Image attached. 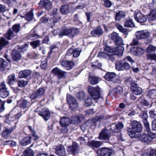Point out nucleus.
<instances>
[{
  "instance_id": "obj_30",
  "label": "nucleus",
  "mask_w": 156,
  "mask_h": 156,
  "mask_svg": "<svg viewBox=\"0 0 156 156\" xmlns=\"http://www.w3.org/2000/svg\"><path fill=\"white\" fill-rule=\"evenodd\" d=\"M83 118V115H82L74 116L72 118V123L74 124H78L81 122Z\"/></svg>"
},
{
  "instance_id": "obj_21",
  "label": "nucleus",
  "mask_w": 156,
  "mask_h": 156,
  "mask_svg": "<svg viewBox=\"0 0 156 156\" xmlns=\"http://www.w3.org/2000/svg\"><path fill=\"white\" fill-rule=\"evenodd\" d=\"M52 73L55 75H57L59 78H62L65 76L66 73L59 69L57 67L53 69L52 70Z\"/></svg>"
},
{
  "instance_id": "obj_49",
  "label": "nucleus",
  "mask_w": 156,
  "mask_h": 156,
  "mask_svg": "<svg viewBox=\"0 0 156 156\" xmlns=\"http://www.w3.org/2000/svg\"><path fill=\"white\" fill-rule=\"evenodd\" d=\"M89 122L87 121L86 122L83 124L81 127L82 130L84 132L86 129H88L91 126V124H89Z\"/></svg>"
},
{
  "instance_id": "obj_5",
  "label": "nucleus",
  "mask_w": 156,
  "mask_h": 156,
  "mask_svg": "<svg viewBox=\"0 0 156 156\" xmlns=\"http://www.w3.org/2000/svg\"><path fill=\"white\" fill-rule=\"evenodd\" d=\"M109 37L115 41V43L118 47L122 46L123 45V43L122 39L119 36L118 34L115 32H113L108 35Z\"/></svg>"
},
{
  "instance_id": "obj_45",
  "label": "nucleus",
  "mask_w": 156,
  "mask_h": 156,
  "mask_svg": "<svg viewBox=\"0 0 156 156\" xmlns=\"http://www.w3.org/2000/svg\"><path fill=\"white\" fill-rule=\"evenodd\" d=\"M29 137L30 138V140H37L40 138V137L36 134L35 132H32V133H30Z\"/></svg>"
},
{
  "instance_id": "obj_13",
  "label": "nucleus",
  "mask_w": 156,
  "mask_h": 156,
  "mask_svg": "<svg viewBox=\"0 0 156 156\" xmlns=\"http://www.w3.org/2000/svg\"><path fill=\"white\" fill-rule=\"evenodd\" d=\"M134 17L135 20L139 23H144L147 21V17L139 12L134 13Z\"/></svg>"
},
{
  "instance_id": "obj_55",
  "label": "nucleus",
  "mask_w": 156,
  "mask_h": 156,
  "mask_svg": "<svg viewBox=\"0 0 156 156\" xmlns=\"http://www.w3.org/2000/svg\"><path fill=\"white\" fill-rule=\"evenodd\" d=\"M103 5L106 7L109 8L112 5V2L109 0H103Z\"/></svg>"
},
{
  "instance_id": "obj_52",
  "label": "nucleus",
  "mask_w": 156,
  "mask_h": 156,
  "mask_svg": "<svg viewBox=\"0 0 156 156\" xmlns=\"http://www.w3.org/2000/svg\"><path fill=\"white\" fill-rule=\"evenodd\" d=\"M33 17V14L32 12L31 11H29L26 14L25 17V19L26 20L28 21L31 20H32Z\"/></svg>"
},
{
  "instance_id": "obj_51",
  "label": "nucleus",
  "mask_w": 156,
  "mask_h": 156,
  "mask_svg": "<svg viewBox=\"0 0 156 156\" xmlns=\"http://www.w3.org/2000/svg\"><path fill=\"white\" fill-rule=\"evenodd\" d=\"M92 98H87L85 100V105L87 107L91 106L93 103V100Z\"/></svg>"
},
{
  "instance_id": "obj_57",
  "label": "nucleus",
  "mask_w": 156,
  "mask_h": 156,
  "mask_svg": "<svg viewBox=\"0 0 156 156\" xmlns=\"http://www.w3.org/2000/svg\"><path fill=\"white\" fill-rule=\"evenodd\" d=\"M155 50L156 47L150 44L149 45L147 48V52L148 53H151L155 51Z\"/></svg>"
},
{
  "instance_id": "obj_41",
  "label": "nucleus",
  "mask_w": 156,
  "mask_h": 156,
  "mask_svg": "<svg viewBox=\"0 0 156 156\" xmlns=\"http://www.w3.org/2000/svg\"><path fill=\"white\" fill-rule=\"evenodd\" d=\"M125 16L124 12L122 11H119L117 12L116 15L115 19L117 21H119L121 19L124 17Z\"/></svg>"
},
{
  "instance_id": "obj_31",
  "label": "nucleus",
  "mask_w": 156,
  "mask_h": 156,
  "mask_svg": "<svg viewBox=\"0 0 156 156\" xmlns=\"http://www.w3.org/2000/svg\"><path fill=\"white\" fill-rule=\"evenodd\" d=\"M28 102L26 100H19L18 102V106H16L13 109V110H15V109H16L17 108L20 106L21 108H24L28 107Z\"/></svg>"
},
{
  "instance_id": "obj_36",
  "label": "nucleus",
  "mask_w": 156,
  "mask_h": 156,
  "mask_svg": "<svg viewBox=\"0 0 156 156\" xmlns=\"http://www.w3.org/2000/svg\"><path fill=\"white\" fill-rule=\"evenodd\" d=\"M124 26L125 27H133L135 26L133 20L129 19L126 20L124 22Z\"/></svg>"
},
{
  "instance_id": "obj_33",
  "label": "nucleus",
  "mask_w": 156,
  "mask_h": 156,
  "mask_svg": "<svg viewBox=\"0 0 156 156\" xmlns=\"http://www.w3.org/2000/svg\"><path fill=\"white\" fill-rule=\"evenodd\" d=\"M148 21H153L156 20V9L153 10L147 16Z\"/></svg>"
},
{
  "instance_id": "obj_23",
  "label": "nucleus",
  "mask_w": 156,
  "mask_h": 156,
  "mask_svg": "<svg viewBox=\"0 0 156 156\" xmlns=\"http://www.w3.org/2000/svg\"><path fill=\"white\" fill-rule=\"evenodd\" d=\"M67 150L69 152L73 154L76 153L79 151L78 144L76 142H73L72 146L68 147Z\"/></svg>"
},
{
  "instance_id": "obj_11",
  "label": "nucleus",
  "mask_w": 156,
  "mask_h": 156,
  "mask_svg": "<svg viewBox=\"0 0 156 156\" xmlns=\"http://www.w3.org/2000/svg\"><path fill=\"white\" fill-rule=\"evenodd\" d=\"M38 114L42 117L46 121H47L50 118L51 114L48 108H43L41 111L38 112Z\"/></svg>"
},
{
  "instance_id": "obj_56",
  "label": "nucleus",
  "mask_w": 156,
  "mask_h": 156,
  "mask_svg": "<svg viewBox=\"0 0 156 156\" xmlns=\"http://www.w3.org/2000/svg\"><path fill=\"white\" fill-rule=\"evenodd\" d=\"M148 95L151 98H154L156 96V90L153 89L148 92Z\"/></svg>"
},
{
  "instance_id": "obj_61",
  "label": "nucleus",
  "mask_w": 156,
  "mask_h": 156,
  "mask_svg": "<svg viewBox=\"0 0 156 156\" xmlns=\"http://www.w3.org/2000/svg\"><path fill=\"white\" fill-rule=\"evenodd\" d=\"M104 99L103 98L100 96V94L96 97V99H94L93 100L94 101L96 102H98L101 103V102L103 101Z\"/></svg>"
},
{
  "instance_id": "obj_9",
  "label": "nucleus",
  "mask_w": 156,
  "mask_h": 156,
  "mask_svg": "<svg viewBox=\"0 0 156 156\" xmlns=\"http://www.w3.org/2000/svg\"><path fill=\"white\" fill-rule=\"evenodd\" d=\"M131 89L133 93L136 95H140L142 93V89L137 86V84L135 82H131Z\"/></svg>"
},
{
  "instance_id": "obj_6",
  "label": "nucleus",
  "mask_w": 156,
  "mask_h": 156,
  "mask_svg": "<svg viewBox=\"0 0 156 156\" xmlns=\"http://www.w3.org/2000/svg\"><path fill=\"white\" fill-rule=\"evenodd\" d=\"M115 65L116 69L119 71L128 70L130 67L128 63L123 61H117L115 62Z\"/></svg>"
},
{
  "instance_id": "obj_62",
  "label": "nucleus",
  "mask_w": 156,
  "mask_h": 156,
  "mask_svg": "<svg viewBox=\"0 0 156 156\" xmlns=\"http://www.w3.org/2000/svg\"><path fill=\"white\" fill-rule=\"evenodd\" d=\"M145 131L146 132H147L148 133L149 135L150 136V137L151 138V141L152 140L156 137V133H152L150 130V127H149V131H147L145 129Z\"/></svg>"
},
{
  "instance_id": "obj_20",
  "label": "nucleus",
  "mask_w": 156,
  "mask_h": 156,
  "mask_svg": "<svg viewBox=\"0 0 156 156\" xmlns=\"http://www.w3.org/2000/svg\"><path fill=\"white\" fill-rule=\"evenodd\" d=\"M61 64L62 66L65 67L68 70L71 69L74 65L73 61L66 60H62L61 61Z\"/></svg>"
},
{
  "instance_id": "obj_32",
  "label": "nucleus",
  "mask_w": 156,
  "mask_h": 156,
  "mask_svg": "<svg viewBox=\"0 0 156 156\" xmlns=\"http://www.w3.org/2000/svg\"><path fill=\"white\" fill-rule=\"evenodd\" d=\"M102 144L100 141L94 140L91 142H88L87 145L92 147H94L97 148L100 147Z\"/></svg>"
},
{
  "instance_id": "obj_18",
  "label": "nucleus",
  "mask_w": 156,
  "mask_h": 156,
  "mask_svg": "<svg viewBox=\"0 0 156 156\" xmlns=\"http://www.w3.org/2000/svg\"><path fill=\"white\" fill-rule=\"evenodd\" d=\"M59 123L62 126L66 127L72 123V122L69 118L64 116L61 119Z\"/></svg>"
},
{
  "instance_id": "obj_50",
  "label": "nucleus",
  "mask_w": 156,
  "mask_h": 156,
  "mask_svg": "<svg viewBox=\"0 0 156 156\" xmlns=\"http://www.w3.org/2000/svg\"><path fill=\"white\" fill-rule=\"evenodd\" d=\"M91 66L92 67L94 68H98L100 69H101V67L102 64L101 63L99 62L98 61H97L94 62L92 63L91 64Z\"/></svg>"
},
{
  "instance_id": "obj_29",
  "label": "nucleus",
  "mask_w": 156,
  "mask_h": 156,
  "mask_svg": "<svg viewBox=\"0 0 156 156\" xmlns=\"http://www.w3.org/2000/svg\"><path fill=\"white\" fill-rule=\"evenodd\" d=\"M131 50L135 55L138 56L142 55L144 52V50L140 47L134 48Z\"/></svg>"
},
{
  "instance_id": "obj_40",
  "label": "nucleus",
  "mask_w": 156,
  "mask_h": 156,
  "mask_svg": "<svg viewBox=\"0 0 156 156\" xmlns=\"http://www.w3.org/2000/svg\"><path fill=\"white\" fill-rule=\"evenodd\" d=\"M112 54H107V53L105 52V51H100L98 55V56L100 58H108L112 59V58H110V56Z\"/></svg>"
},
{
  "instance_id": "obj_43",
  "label": "nucleus",
  "mask_w": 156,
  "mask_h": 156,
  "mask_svg": "<svg viewBox=\"0 0 156 156\" xmlns=\"http://www.w3.org/2000/svg\"><path fill=\"white\" fill-rule=\"evenodd\" d=\"M40 43L41 41L37 40L31 42L30 43V45L33 49H35L40 45Z\"/></svg>"
},
{
  "instance_id": "obj_3",
  "label": "nucleus",
  "mask_w": 156,
  "mask_h": 156,
  "mask_svg": "<svg viewBox=\"0 0 156 156\" xmlns=\"http://www.w3.org/2000/svg\"><path fill=\"white\" fill-rule=\"evenodd\" d=\"M98 156H111L114 153L111 148L103 147L99 149L97 152Z\"/></svg>"
},
{
  "instance_id": "obj_47",
  "label": "nucleus",
  "mask_w": 156,
  "mask_h": 156,
  "mask_svg": "<svg viewBox=\"0 0 156 156\" xmlns=\"http://www.w3.org/2000/svg\"><path fill=\"white\" fill-rule=\"evenodd\" d=\"M85 93L83 91H79L76 94V97L78 99L82 100L85 96Z\"/></svg>"
},
{
  "instance_id": "obj_10",
  "label": "nucleus",
  "mask_w": 156,
  "mask_h": 156,
  "mask_svg": "<svg viewBox=\"0 0 156 156\" xmlns=\"http://www.w3.org/2000/svg\"><path fill=\"white\" fill-rule=\"evenodd\" d=\"M45 92V90L44 88H40L31 94L30 98L31 99L35 100L37 98H40L43 96Z\"/></svg>"
},
{
  "instance_id": "obj_17",
  "label": "nucleus",
  "mask_w": 156,
  "mask_h": 156,
  "mask_svg": "<svg viewBox=\"0 0 156 156\" xmlns=\"http://www.w3.org/2000/svg\"><path fill=\"white\" fill-rule=\"evenodd\" d=\"M55 154L60 156H65L66 155L65 149L62 145L56 146L55 148Z\"/></svg>"
},
{
  "instance_id": "obj_22",
  "label": "nucleus",
  "mask_w": 156,
  "mask_h": 156,
  "mask_svg": "<svg viewBox=\"0 0 156 156\" xmlns=\"http://www.w3.org/2000/svg\"><path fill=\"white\" fill-rule=\"evenodd\" d=\"M40 4L47 10H49L51 8L52 3L50 0H41Z\"/></svg>"
},
{
  "instance_id": "obj_28",
  "label": "nucleus",
  "mask_w": 156,
  "mask_h": 156,
  "mask_svg": "<svg viewBox=\"0 0 156 156\" xmlns=\"http://www.w3.org/2000/svg\"><path fill=\"white\" fill-rule=\"evenodd\" d=\"M12 59L16 61L20 60L21 58L20 52L16 50H13L12 52Z\"/></svg>"
},
{
  "instance_id": "obj_54",
  "label": "nucleus",
  "mask_w": 156,
  "mask_h": 156,
  "mask_svg": "<svg viewBox=\"0 0 156 156\" xmlns=\"http://www.w3.org/2000/svg\"><path fill=\"white\" fill-rule=\"evenodd\" d=\"M47 66V61L46 59L43 60V59L41 61V66L42 69H45L46 68Z\"/></svg>"
},
{
  "instance_id": "obj_39",
  "label": "nucleus",
  "mask_w": 156,
  "mask_h": 156,
  "mask_svg": "<svg viewBox=\"0 0 156 156\" xmlns=\"http://www.w3.org/2000/svg\"><path fill=\"white\" fill-rule=\"evenodd\" d=\"M89 81L92 84L95 85L98 82V79L96 76H89Z\"/></svg>"
},
{
  "instance_id": "obj_44",
  "label": "nucleus",
  "mask_w": 156,
  "mask_h": 156,
  "mask_svg": "<svg viewBox=\"0 0 156 156\" xmlns=\"http://www.w3.org/2000/svg\"><path fill=\"white\" fill-rule=\"evenodd\" d=\"M23 154L26 156H33L34 152L32 149L28 148L23 151Z\"/></svg>"
},
{
  "instance_id": "obj_38",
  "label": "nucleus",
  "mask_w": 156,
  "mask_h": 156,
  "mask_svg": "<svg viewBox=\"0 0 156 156\" xmlns=\"http://www.w3.org/2000/svg\"><path fill=\"white\" fill-rule=\"evenodd\" d=\"M115 76L116 74L114 73H108L106 74L104 77L106 80L112 81Z\"/></svg>"
},
{
  "instance_id": "obj_25",
  "label": "nucleus",
  "mask_w": 156,
  "mask_h": 156,
  "mask_svg": "<svg viewBox=\"0 0 156 156\" xmlns=\"http://www.w3.org/2000/svg\"><path fill=\"white\" fill-rule=\"evenodd\" d=\"M103 31L101 27L98 26L96 29L91 32V34L93 36L97 35L100 36L103 34Z\"/></svg>"
},
{
  "instance_id": "obj_60",
  "label": "nucleus",
  "mask_w": 156,
  "mask_h": 156,
  "mask_svg": "<svg viewBox=\"0 0 156 156\" xmlns=\"http://www.w3.org/2000/svg\"><path fill=\"white\" fill-rule=\"evenodd\" d=\"M7 64L6 62L5 61L3 58H0V67L5 68Z\"/></svg>"
},
{
  "instance_id": "obj_42",
  "label": "nucleus",
  "mask_w": 156,
  "mask_h": 156,
  "mask_svg": "<svg viewBox=\"0 0 156 156\" xmlns=\"http://www.w3.org/2000/svg\"><path fill=\"white\" fill-rule=\"evenodd\" d=\"M124 50V48L123 46L118 47L115 49V54L118 56L122 55Z\"/></svg>"
},
{
  "instance_id": "obj_48",
  "label": "nucleus",
  "mask_w": 156,
  "mask_h": 156,
  "mask_svg": "<svg viewBox=\"0 0 156 156\" xmlns=\"http://www.w3.org/2000/svg\"><path fill=\"white\" fill-rule=\"evenodd\" d=\"M73 56L75 58H77L79 56L81 52V49L79 48L73 49Z\"/></svg>"
},
{
  "instance_id": "obj_63",
  "label": "nucleus",
  "mask_w": 156,
  "mask_h": 156,
  "mask_svg": "<svg viewBox=\"0 0 156 156\" xmlns=\"http://www.w3.org/2000/svg\"><path fill=\"white\" fill-rule=\"evenodd\" d=\"M9 131L8 130H5L2 133V136L6 138H7L9 136Z\"/></svg>"
},
{
  "instance_id": "obj_19",
  "label": "nucleus",
  "mask_w": 156,
  "mask_h": 156,
  "mask_svg": "<svg viewBox=\"0 0 156 156\" xmlns=\"http://www.w3.org/2000/svg\"><path fill=\"white\" fill-rule=\"evenodd\" d=\"M110 134L109 131L106 129H103L100 133L99 138L101 140H108L110 137Z\"/></svg>"
},
{
  "instance_id": "obj_16",
  "label": "nucleus",
  "mask_w": 156,
  "mask_h": 156,
  "mask_svg": "<svg viewBox=\"0 0 156 156\" xmlns=\"http://www.w3.org/2000/svg\"><path fill=\"white\" fill-rule=\"evenodd\" d=\"M123 125L122 122L115 123L111 126L110 129L113 132L118 133L120 129L123 127Z\"/></svg>"
},
{
  "instance_id": "obj_8",
  "label": "nucleus",
  "mask_w": 156,
  "mask_h": 156,
  "mask_svg": "<svg viewBox=\"0 0 156 156\" xmlns=\"http://www.w3.org/2000/svg\"><path fill=\"white\" fill-rule=\"evenodd\" d=\"M135 35L136 38L141 40L147 38L150 36V33L147 30H143L136 31Z\"/></svg>"
},
{
  "instance_id": "obj_12",
  "label": "nucleus",
  "mask_w": 156,
  "mask_h": 156,
  "mask_svg": "<svg viewBox=\"0 0 156 156\" xmlns=\"http://www.w3.org/2000/svg\"><path fill=\"white\" fill-rule=\"evenodd\" d=\"M140 117L143 119V122L145 129L147 131L149 130V124L147 120L148 115L146 112H143L140 113L139 115Z\"/></svg>"
},
{
  "instance_id": "obj_24",
  "label": "nucleus",
  "mask_w": 156,
  "mask_h": 156,
  "mask_svg": "<svg viewBox=\"0 0 156 156\" xmlns=\"http://www.w3.org/2000/svg\"><path fill=\"white\" fill-rule=\"evenodd\" d=\"M20 26L19 24H15L12 27L13 31L15 32L14 34L13 31L10 30V39L11 37L16 36L17 33H18L20 30Z\"/></svg>"
},
{
  "instance_id": "obj_15",
  "label": "nucleus",
  "mask_w": 156,
  "mask_h": 156,
  "mask_svg": "<svg viewBox=\"0 0 156 156\" xmlns=\"http://www.w3.org/2000/svg\"><path fill=\"white\" fill-rule=\"evenodd\" d=\"M4 82L1 83L0 86V96L3 98H5L9 95V92L7 90Z\"/></svg>"
},
{
  "instance_id": "obj_46",
  "label": "nucleus",
  "mask_w": 156,
  "mask_h": 156,
  "mask_svg": "<svg viewBox=\"0 0 156 156\" xmlns=\"http://www.w3.org/2000/svg\"><path fill=\"white\" fill-rule=\"evenodd\" d=\"M9 43V41H6L3 38L1 37L0 40V50L2 49Z\"/></svg>"
},
{
  "instance_id": "obj_64",
  "label": "nucleus",
  "mask_w": 156,
  "mask_h": 156,
  "mask_svg": "<svg viewBox=\"0 0 156 156\" xmlns=\"http://www.w3.org/2000/svg\"><path fill=\"white\" fill-rule=\"evenodd\" d=\"M147 58L148 59L156 60V55L154 54H149L147 55Z\"/></svg>"
},
{
  "instance_id": "obj_27",
  "label": "nucleus",
  "mask_w": 156,
  "mask_h": 156,
  "mask_svg": "<svg viewBox=\"0 0 156 156\" xmlns=\"http://www.w3.org/2000/svg\"><path fill=\"white\" fill-rule=\"evenodd\" d=\"M31 71L29 69L21 71L19 73V77L20 78H25L29 76L31 74Z\"/></svg>"
},
{
  "instance_id": "obj_4",
  "label": "nucleus",
  "mask_w": 156,
  "mask_h": 156,
  "mask_svg": "<svg viewBox=\"0 0 156 156\" xmlns=\"http://www.w3.org/2000/svg\"><path fill=\"white\" fill-rule=\"evenodd\" d=\"M66 100L70 108L72 110H76L77 108L78 103L76 98L70 94H67Z\"/></svg>"
},
{
  "instance_id": "obj_35",
  "label": "nucleus",
  "mask_w": 156,
  "mask_h": 156,
  "mask_svg": "<svg viewBox=\"0 0 156 156\" xmlns=\"http://www.w3.org/2000/svg\"><path fill=\"white\" fill-rule=\"evenodd\" d=\"M115 26L117 29L125 35V37H127V35L128 34V33L127 30L126 28H124L121 25L119 24H115Z\"/></svg>"
},
{
  "instance_id": "obj_59",
  "label": "nucleus",
  "mask_w": 156,
  "mask_h": 156,
  "mask_svg": "<svg viewBox=\"0 0 156 156\" xmlns=\"http://www.w3.org/2000/svg\"><path fill=\"white\" fill-rule=\"evenodd\" d=\"M27 84V82L23 80L19 81L18 82V85L20 87H25Z\"/></svg>"
},
{
  "instance_id": "obj_34",
  "label": "nucleus",
  "mask_w": 156,
  "mask_h": 156,
  "mask_svg": "<svg viewBox=\"0 0 156 156\" xmlns=\"http://www.w3.org/2000/svg\"><path fill=\"white\" fill-rule=\"evenodd\" d=\"M60 10L62 14H66L69 12V6L67 4L62 5L60 8Z\"/></svg>"
},
{
  "instance_id": "obj_1",
  "label": "nucleus",
  "mask_w": 156,
  "mask_h": 156,
  "mask_svg": "<svg viewBox=\"0 0 156 156\" xmlns=\"http://www.w3.org/2000/svg\"><path fill=\"white\" fill-rule=\"evenodd\" d=\"M131 126V129L129 128H127L128 134L131 138H136L138 135V134L136 133L142 130V126L140 122L135 121L132 122Z\"/></svg>"
},
{
  "instance_id": "obj_2",
  "label": "nucleus",
  "mask_w": 156,
  "mask_h": 156,
  "mask_svg": "<svg viewBox=\"0 0 156 156\" xmlns=\"http://www.w3.org/2000/svg\"><path fill=\"white\" fill-rule=\"evenodd\" d=\"M79 33V31L77 29L72 28V29L64 28L60 33L59 35L62 36L64 35H69L70 37H73Z\"/></svg>"
},
{
  "instance_id": "obj_58",
  "label": "nucleus",
  "mask_w": 156,
  "mask_h": 156,
  "mask_svg": "<svg viewBox=\"0 0 156 156\" xmlns=\"http://www.w3.org/2000/svg\"><path fill=\"white\" fill-rule=\"evenodd\" d=\"M149 116L152 119H156V113H155L154 110H151L149 112Z\"/></svg>"
},
{
  "instance_id": "obj_37",
  "label": "nucleus",
  "mask_w": 156,
  "mask_h": 156,
  "mask_svg": "<svg viewBox=\"0 0 156 156\" xmlns=\"http://www.w3.org/2000/svg\"><path fill=\"white\" fill-rule=\"evenodd\" d=\"M31 140L29 137H26L20 140V144L23 146H26L30 144Z\"/></svg>"
},
{
  "instance_id": "obj_26",
  "label": "nucleus",
  "mask_w": 156,
  "mask_h": 156,
  "mask_svg": "<svg viewBox=\"0 0 156 156\" xmlns=\"http://www.w3.org/2000/svg\"><path fill=\"white\" fill-rule=\"evenodd\" d=\"M122 87H118L114 88L112 90L110 91L108 94L111 96H113L115 95L114 93L117 94H121L122 93Z\"/></svg>"
},
{
  "instance_id": "obj_53",
  "label": "nucleus",
  "mask_w": 156,
  "mask_h": 156,
  "mask_svg": "<svg viewBox=\"0 0 156 156\" xmlns=\"http://www.w3.org/2000/svg\"><path fill=\"white\" fill-rule=\"evenodd\" d=\"M115 49H112L111 47L108 46H106L104 49V51L107 53V54H111V53H113ZM112 54H113V53Z\"/></svg>"
},
{
  "instance_id": "obj_14",
  "label": "nucleus",
  "mask_w": 156,
  "mask_h": 156,
  "mask_svg": "<svg viewBox=\"0 0 156 156\" xmlns=\"http://www.w3.org/2000/svg\"><path fill=\"white\" fill-rule=\"evenodd\" d=\"M137 137L138 138L140 141L147 144L151 142V138L150 136L149 135L148 133L147 134L144 133L142 134L138 135L137 136Z\"/></svg>"
},
{
  "instance_id": "obj_7",
  "label": "nucleus",
  "mask_w": 156,
  "mask_h": 156,
  "mask_svg": "<svg viewBox=\"0 0 156 156\" xmlns=\"http://www.w3.org/2000/svg\"><path fill=\"white\" fill-rule=\"evenodd\" d=\"M88 91L92 99L94 100L96 99V97L100 94V88L98 87H95L89 86Z\"/></svg>"
}]
</instances>
